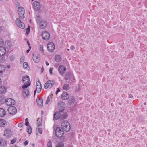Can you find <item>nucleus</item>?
Returning <instances> with one entry per match:
<instances>
[{"instance_id": "a878e982", "label": "nucleus", "mask_w": 147, "mask_h": 147, "mask_svg": "<svg viewBox=\"0 0 147 147\" xmlns=\"http://www.w3.org/2000/svg\"><path fill=\"white\" fill-rule=\"evenodd\" d=\"M37 103L39 107H42L43 105L42 100L39 99L37 100Z\"/></svg>"}, {"instance_id": "39448f33", "label": "nucleus", "mask_w": 147, "mask_h": 147, "mask_svg": "<svg viewBox=\"0 0 147 147\" xmlns=\"http://www.w3.org/2000/svg\"><path fill=\"white\" fill-rule=\"evenodd\" d=\"M7 110L9 114L12 115H15L17 112L16 108L13 106H10L8 108Z\"/></svg>"}, {"instance_id": "4c0bfd02", "label": "nucleus", "mask_w": 147, "mask_h": 147, "mask_svg": "<svg viewBox=\"0 0 147 147\" xmlns=\"http://www.w3.org/2000/svg\"><path fill=\"white\" fill-rule=\"evenodd\" d=\"M41 19V17L39 16H36V20L37 23L40 22V20Z\"/></svg>"}, {"instance_id": "338daca9", "label": "nucleus", "mask_w": 147, "mask_h": 147, "mask_svg": "<svg viewBox=\"0 0 147 147\" xmlns=\"http://www.w3.org/2000/svg\"><path fill=\"white\" fill-rule=\"evenodd\" d=\"M1 78H0V84H1Z\"/></svg>"}, {"instance_id": "4468645a", "label": "nucleus", "mask_w": 147, "mask_h": 147, "mask_svg": "<svg viewBox=\"0 0 147 147\" xmlns=\"http://www.w3.org/2000/svg\"><path fill=\"white\" fill-rule=\"evenodd\" d=\"M47 26V23L46 21L45 20H42L40 21L39 23V26L41 29H44Z\"/></svg>"}, {"instance_id": "4be33fe9", "label": "nucleus", "mask_w": 147, "mask_h": 147, "mask_svg": "<svg viewBox=\"0 0 147 147\" xmlns=\"http://www.w3.org/2000/svg\"><path fill=\"white\" fill-rule=\"evenodd\" d=\"M22 94L25 98L28 97L29 96V92L28 90H25L23 91Z\"/></svg>"}, {"instance_id": "dca6fc26", "label": "nucleus", "mask_w": 147, "mask_h": 147, "mask_svg": "<svg viewBox=\"0 0 147 147\" xmlns=\"http://www.w3.org/2000/svg\"><path fill=\"white\" fill-rule=\"evenodd\" d=\"M7 145L6 140L3 138H0V147H5Z\"/></svg>"}, {"instance_id": "a18cd8bd", "label": "nucleus", "mask_w": 147, "mask_h": 147, "mask_svg": "<svg viewBox=\"0 0 147 147\" xmlns=\"http://www.w3.org/2000/svg\"><path fill=\"white\" fill-rule=\"evenodd\" d=\"M47 147H52L51 142L50 141H49L47 144Z\"/></svg>"}, {"instance_id": "72a5a7b5", "label": "nucleus", "mask_w": 147, "mask_h": 147, "mask_svg": "<svg viewBox=\"0 0 147 147\" xmlns=\"http://www.w3.org/2000/svg\"><path fill=\"white\" fill-rule=\"evenodd\" d=\"M24 84L22 86V88L23 89H25L30 85V83H27Z\"/></svg>"}, {"instance_id": "09e8293b", "label": "nucleus", "mask_w": 147, "mask_h": 147, "mask_svg": "<svg viewBox=\"0 0 147 147\" xmlns=\"http://www.w3.org/2000/svg\"><path fill=\"white\" fill-rule=\"evenodd\" d=\"M23 125V124L22 122L19 123L18 125V127H22Z\"/></svg>"}, {"instance_id": "3c124183", "label": "nucleus", "mask_w": 147, "mask_h": 147, "mask_svg": "<svg viewBox=\"0 0 147 147\" xmlns=\"http://www.w3.org/2000/svg\"><path fill=\"white\" fill-rule=\"evenodd\" d=\"M39 85H40V86H41V84L40 82L38 81V82H36V86H37V85H38V86H39Z\"/></svg>"}, {"instance_id": "0e129e2a", "label": "nucleus", "mask_w": 147, "mask_h": 147, "mask_svg": "<svg viewBox=\"0 0 147 147\" xmlns=\"http://www.w3.org/2000/svg\"><path fill=\"white\" fill-rule=\"evenodd\" d=\"M32 147H35V144H33L32 145Z\"/></svg>"}, {"instance_id": "bf43d9fd", "label": "nucleus", "mask_w": 147, "mask_h": 147, "mask_svg": "<svg viewBox=\"0 0 147 147\" xmlns=\"http://www.w3.org/2000/svg\"><path fill=\"white\" fill-rule=\"evenodd\" d=\"M45 62L46 65L48 66L49 65V63L47 62V61H46Z\"/></svg>"}, {"instance_id": "680f3d73", "label": "nucleus", "mask_w": 147, "mask_h": 147, "mask_svg": "<svg viewBox=\"0 0 147 147\" xmlns=\"http://www.w3.org/2000/svg\"><path fill=\"white\" fill-rule=\"evenodd\" d=\"M30 49H28V50H27L26 51V52L27 53H29V51H30Z\"/></svg>"}, {"instance_id": "423d86ee", "label": "nucleus", "mask_w": 147, "mask_h": 147, "mask_svg": "<svg viewBox=\"0 0 147 147\" xmlns=\"http://www.w3.org/2000/svg\"><path fill=\"white\" fill-rule=\"evenodd\" d=\"M15 22L17 26L19 28L22 29L24 28L25 24L21 22L20 19L16 18L15 20Z\"/></svg>"}, {"instance_id": "e2e57ef3", "label": "nucleus", "mask_w": 147, "mask_h": 147, "mask_svg": "<svg viewBox=\"0 0 147 147\" xmlns=\"http://www.w3.org/2000/svg\"><path fill=\"white\" fill-rule=\"evenodd\" d=\"M36 90H35L34 91V96H35V94H36Z\"/></svg>"}, {"instance_id": "b1692460", "label": "nucleus", "mask_w": 147, "mask_h": 147, "mask_svg": "<svg viewBox=\"0 0 147 147\" xmlns=\"http://www.w3.org/2000/svg\"><path fill=\"white\" fill-rule=\"evenodd\" d=\"M6 123V122L5 120L3 119H0V127H4L5 126Z\"/></svg>"}, {"instance_id": "8fccbe9b", "label": "nucleus", "mask_w": 147, "mask_h": 147, "mask_svg": "<svg viewBox=\"0 0 147 147\" xmlns=\"http://www.w3.org/2000/svg\"><path fill=\"white\" fill-rule=\"evenodd\" d=\"M28 140H26L24 142V144L25 146H26L28 144Z\"/></svg>"}, {"instance_id": "69168bd1", "label": "nucleus", "mask_w": 147, "mask_h": 147, "mask_svg": "<svg viewBox=\"0 0 147 147\" xmlns=\"http://www.w3.org/2000/svg\"><path fill=\"white\" fill-rule=\"evenodd\" d=\"M29 49H28L30 50V49H31V47L30 46V45H29Z\"/></svg>"}, {"instance_id": "aec40b11", "label": "nucleus", "mask_w": 147, "mask_h": 147, "mask_svg": "<svg viewBox=\"0 0 147 147\" xmlns=\"http://www.w3.org/2000/svg\"><path fill=\"white\" fill-rule=\"evenodd\" d=\"M6 53V49L5 47H0V56L4 55Z\"/></svg>"}, {"instance_id": "cd10ccee", "label": "nucleus", "mask_w": 147, "mask_h": 147, "mask_svg": "<svg viewBox=\"0 0 147 147\" xmlns=\"http://www.w3.org/2000/svg\"><path fill=\"white\" fill-rule=\"evenodd\" d=\"M61 58L59 55H56L55 56V60L57 62H59L61 61Z\"/></svg>"}, {"instance_id": "f3484780", "label": "nucleus", "mask_w": 147, "mask_h": 147, "mask_svg": "<svg viewBox=\"0 0 147 147\" xmlns=\"http://www.w3.org/2000/svg\"><path fill=\"white\" fill-rule=\"evenodd\" d=\"M12 134L11 130L9 129H7L4 131V136L7 137H10Z\"/></svg>"}, {"instance_id": "9d476101", "label": "nucleus", "mask_w": 147, "mask_h": 147, "mask_svg": "<svg viewBox=\"0 0 147 147\" xmlns=\"http://www.w3.org/2000/svg\"><path fill=\"white\" fill-rule=\"evenodd\" d=\"M42 36L43 39L45 40H48L50 37V35L47 31L43 32Z\"/></svg>"}, {"instance_id": "37998d69", "label": "nucleus", "mask_w": 147, "mask_h": 147, "mask_svg": "<svg viewBox=\"0 0 147 147\" xmlns=\"http://www.w3.org/2000/svg\"><path fill=\"white\" fill-rule=\"evenodd\" d=\"M23 67L24 68H26L28 66V64L26 62H24L23 64Z\"/></svg>"}, {"instance_id": "a211bd4d", "label": "nucleus", "mask_w": 147, "mask_h": 147, "mask_svg": "<svg viewBox=\"0 0 147 147\" xmlns=\"http://www.w3.org/2000/svg\"><path fill=\"white\" fill-rule=\"evenodd\" d=\"M22 80L24 84H26L27 83H29L30 79L28 76L25 75L22 78Z\"/></svg>"}, {"instance_id": "473e14b6", "label": "nucleus", "mask_w": 147, "mask_h": 147, "mask_svg": "<svg viewBox=\"0 0 147 147\" xmlns=\"http://www.w3.org/2000/svg\"><path fill=\"white\" fill-rule=\"evenodd\" d=\"M63 88L66 90H67L69 89V86L68 84H65L63 86Z\"/></svg>"}, {"instance_id": "c9c22d12", "label": "nucleus", "mask_w": 147, "mask_h": 147, "mask_svg": "<svg viewBox=\"0 0 147 147\" xmlns=\"http://www.w3.org/2000/svg\"><path fill=\"white\" fill-rule=\"evenodd\" d=\"M39 50L41 52V53H43L44 52L43 49V46L41 45H40L39 46Z\"/></svg>"}, {"instance_id": "c756f323", "label": "nucleus", "mask_w": 147, "mask_h": 147, "mask_svg": "<svg viewBox=\"0 0 147 147\" xmlns=\"http://www.w3.org/2000/svg\"><path fill=\"white\" fill-rule=\"evenodd\" d=\"M69 102L70 104H73L75 102V99L73 96H71L69 100Z\"/></svg>"}, {"instance_id": "7c9ffc66", "label": "nucleus", "mask_w": 147, "mask_h": 147, "mask_svg": "<svg viewBox=\"0 0 147 147\" xmlns=\"http://www.w3.org/2000/svg\"><path fill=\"white\" fill-rule=\"evenodd\" d=\"M64 146V143L62 142H59L56 145L55 147H63Z\"/></svg>"}, {"instance_id": "5701e85b", "label": "nucleus", "mask_w": 147, "mask_h": 147, "mask_svg": "<svg viewBox=\"0 0 147 147\" xmlns=\"http://www.w3.org/2000/svg\"><path fill=\"white\" fill-rule=\"evenodd\" d=\"M6 114L5 111L2 108H0V117H4Z\"/></svg>"}, {"instance_id": "6ab92c4d", "label": "nucleus", "mask_w": 147, "mask_h": 147, "mask_svg": "<svg viewBox=\"0 0 147 147\" xmlns=\"http://www.w3.org/2000/svg\"><path fill=\"white\" fill-rule=\"evenodd\" d=\"M69 97V95L66 92H63L61 96V98L64 100L68 99Z\"/></svg>"}, {"instance_id": "2f4dec72", "label": "nucleus", "mask_w": 147, "mask_h": 147, "mask_svg": "<svg viewBox=\"0 0 147 147\" xmlns=\"http://www.w3.org/2000/svg\"><path fill=\"white\" fill-rule=\"evenodd\" d=\"M36 90L38 92H40L41 90L42 86L39 85V86H36Z\"/></svg>"}, {"instance_id": "c85d7f7f", "label": "nucleus", "mask_w": 147, "mask_h": 147, "mask_svg": "<svg viewBox=\"0 0 147 147\" xmlns=\"http://www.w3.org/2000/svg\"><path fill=\"white\" fill-rule=\"evenodd\" d=\"M5 69V66L1 64H0V74H2L3 71H4Z\"/></svg>"}, {"instance_id": "58836bf2", "label": "nucleus", "mask_w": 147, "mask_h": 147, "mask_svg": "<svg viewBox=\"0 0 147 147\" xmlns=\"http://www.w3.org/2000/svg\"><path fill=\"white\" fill-rule=\"evenodd\" d=\"M38 132L39 133L41 134L42 133V129L41 128H39L37 129H36V134H37V132Z\"/></svg>"}, {"instance_id": "603ef678", "label": "nucleus", "mask_w": 147, "mask_h": 147, "mask_svg": "<svg viewBox=\"0 0 147 147\" xmlns=\"http://www.w3.org/2000/svg\"><path fill=\"white\" fill-rule=\"evenodd\" d=\"M128 96V98H132L133 97L132 95L131 94H129Z\"/></svg>"}, {"instance_id": "4d7b16f0", "label": "nucleus", "mask_w": 147, "mask_h": 147, "mask_svg": "<svg viewBox=\"0 0 147 147\" xmlns=\"http://www.w3.org/2000/svg\"><path fill=\"white\" fill-rule=\"evenodd\" d=\"M24 57H21V59H20V61H21H21H22V62H23V61H22V60H23V58H24Z\"/></svg>"}, {"instance_id": "e433bc0d", "label": "nucleus", "mask_w": 147, "mask_h": 147, "mask_svg": "<svg viewBox=\"0 0 147 147\" xmlns=\"http://www.w3.org/2000/svg\"><path fill=\"white\" fill-rule=\"evenodd\" d=\"M30 27L29 25L28 26L27 28V29L26 31V35H28V34L30 32Z\"/></svg>"}, {"instance_id": "bb28decb", "label": "nucleus", "mask_w": 147, "mask_h": 147, "mask_svg": "<svg viewBox=\"0 0 147 147\" xmlns=\"http://www.w3.org/2000/svg\"><path fill=\"white\" fill-rule=\"evenodd\" d=\"M60 119H65L67 117V114L66 113H63L61 112Z\"/></svg>"}, {"instance_id": "ddd939ff", "label": "nucleus", "mask_w": 147, "mask_h": 147, "mask_svg": "<svg viewBox=\"0 0 147 147\" xmlns=\"http://www.w3.org/2000/svg\"><path fill=\"white\" fill-rule=\"evenodd\" d=\"M58 69L60 74L62 75L64 74L66 69L63 65H61L59 67Z\"/></svg>"}, {"instance_id": "f257e3e1", "label": "nucleus", "mask_w": 147, "mask_h": 147, "mask_svg": "<svg viewBox=\"0 0 147 147\" xmlns=\"http://www.w3.org/2000/svg\"><path fill=\"white\" fill-rule=\"evenodd\" d=\"M62 129L65 131H69L71 128L69 123L66 120L63 121L61 123Z\"/></svg>"}, {"instance_id": "6e6552de", "label": "nucleus", "mask_w": 147, "mask_h": 147, "mask_svg": "<svg viewBox=\"0 0 147 147\" xmlns=\"http://www.w3.org/2000/svg\"><path fill=\"white\" fill-rule=\"evenodd\" d=\"M5 103L7 105L10 106L14 105L15 102L14 99L9 98L5 100Z\"/></svg>"}, {"instance_id": "a19ab883", "label": "nucleus", "mask_w": 147, "mask_h": 147, "mask_svg": "<svg viewBox=\"0 0 147 147\" xmlns=\"http://www.w3.org/2000/svg\"><path fill=\"white\" fill-rule=\"evenodd\" d=\"M7 45H8V46H7V47L8 48H10L11 46V42L9 41H8L7 42Z\"/></svg>"}, {"instance_id": "7ed1b4c3", "label": "nucleus", "mask_w": 147, "mask_h": 147, "mask_svg": "<svg viewBox=\"0 0 147 147\" xmlns=\"http://www.w3.org/2000/svg\"><path fill=\"white\" fill-rule=\"evenodd\" d=\"M65 80H66L73 81V80H74V77L73 74L71 72H69L66 73L65 76Z\"/></svg>"}, {"instance_id": "1a4fd4ad", "label": "nucleus", "mask_w": 147, "mask_h": 147, "mask_svg": "<svg viewBox=\"0 0 147 147\" xmlns=\"http://www.w3.org/2000/svg\"><path fill=\"white\" fill-rule=\"evenodd\" d=\"M33 59L35 63H38L39 62L40 60V57L39 55L36 53L33 54Z\"/></svg>"}, {"instance_id": "49530a36", "label": "nucleus", "mask_w": 147, "mask_h": 147, "mask_svg": "<svg viewBox=\"0 0 147 147\" xmlns=\"http://www.w3.org/2000/svg\"><path fill=\"white\" fill-rule=\"evenodd\" d=\"M50 101V98L49 96H48L47 98L46 101V104H47Z\"/></svg>"}, {"instance_id": "774afa93", "label": "nucleus", "mask_w": 147, "mask_h": 147, "mask_svg": "<svg viewBox=\"0 0 147 147\" xmlns=\"http://www.w3.org/2000/svg\"><path fill=\"white\" fill-rule=\"evenodd\" d=\"M144 105H146V102H144Z\"/></svg>"}, {"instance_id": "f03ea898", "label": "nucleus", "mask_w": 147, "mask_h": 147, "mask_svg": "<svg viewBox=\"0 0 147 147\" xmlns=\"http://www.w3.org/2000/svg\"><path fill=\"white\" fill-rule=\"evenodd\" d=\"M55 133L57 137L61 138L63 135V130L61 127H58L56 128L55 130Z\"/></svg>"}, {"instance_id": "20e7f679", "label": "nucleus", "mask_w": 147, "mask_h": 147, "mask_svg": "<svg viewBox=\"0 0 147 147\" xmlns=\"http://www.w3.org/2000/svg\"><path fill=\"white\" fill-rule=\"evenodd\" d=\"M18 12L20 18L22 19L25 18L24 16V9L23 7H19L18 8Z\"/></svg>"}, {"instance_id": "393cba45", "label": "nucleus", "mask_w": 147, "mask_h": 147, "mask_svg": "<svg viewBox=\"0 0 147 147\" xmlns=\"http://www.w3.org/2000/svg\"><path fill=\"white\" fill-rule=\"evenodd\" d=\"M6 89L4 86H0V94H2L5 93L6 91Z\"/></svg>"}, {"instance_id": "f704fd0d", "label": "nucleus", "mask_w": 147, "mask_h": 147, "mask_svg": "<svg viewBox=\"0 0 147 147\" xmlns=\"http://www.w3.org/2000/svg\"><path fill=\"white\" fill-rule=\"evenodd\" d=\"M27 131L29 134L32 133V128L30 126H29L28 127Z\"/></svg>"}, {"instance_id": "864d4df0", "label": "nucleus", "mask_w": 147, "mask_h": 147, "mask_svg": "<svg viewBox=\"0 0 147 147\" xmlns=\"http://www.w3.org/2000/svg\"><path fill=\"white\" fill-rule=\"evenodd\" d=\"M70 49L71 50H73L75 49V47L73 45H71L70 47Z\"/></svg>"}, {"instance_id": "0eeeda50", "label": "nucleus", "mask_w": 147, "mask_h": 147, "mask_svg": "<svg viewBox=\"0 0 147 147\" xmlns=\"http://www.w3.org/2000/svg\"><path fill=\"white\" fill-rule=\"evenodd\" d=\"M47 49L48 51L50 52H52L55 49L54 44L52 42L49 43L47 45Z\"/></svg>"}, {"instance_id": "9b49d317", "label": "nucleus", "mask_w": 147, "mask_h": 147, "mask_svg": "<svg viewBox=\"0 0 147 147\" xmlns=\"http://www.w3.org/2000/svg\"><path fill=\"white\" fill-rule=\"evenodd\" d=\"M33 7L34 10L38 11L39 10L40 8V3L37 1H35L33 2Z\"/></svg>"}, {"instance_id": "052dcab7", "label": "nucleus", "mask_w": 147, "mask_h": 147, "mask_svg": "<svg viewBox=\"0 0 147 147\" xmlns=\"http://www.w3.org/2000/svg\"><path fill=\"white\" fill-rule=\"evenodd\" d=\"M27 44L28 45V46H29V45H30V44L29 43V42L28 40L27 41Z\"/></svg>"}, {"instance_id": "f8f14e48", "label": "nucleus", "mask_w": 147, "mask_h": 147, "mask_svg": "<svg viewBox=\"0 0 147 147\" xmlns=\"http://www.w3.org/2000/svg\"><path fill=\"white\" fill-rule=\"evenodd\" d=\"M54 84V82L52 80H49L44 85V88L45 89L48 87L51 88L52 87Z\"/></svg>"}, {"instance_id": "13d9d810", "label": "nucleus", "mask_w": 147, "mask_h": 147, "mask_svg": "<svg viewBox=\"0 0 147 147\" xmlns=\"http://www.w3.org/2000/svg\"><path fill=\"white\" fill-rule=\"evenodd\" d=\"M41 123L40 122L38 123V127H39V126H41Z\"/></svg>"}, {"instance_id": "412c9836", "label": "nucleus", "mask_w": 147, "mask_h": 147, "mask_svg": "<svg viewBox=\"0 0 147 147\" xmlns=\"http://www.w3.org/2000/svg\"><path fill=\"white\" fill-rule=\"evenodd\" d=\"M61 115V113L59 112H56L54 114V117L55 120H57L60 118Z\"/></svg>"}, {"instance_id": "ea45409f", "label": "nucleus", "mask_w": 147, "mask_h": 147, "mask_svg": "<svg viewBox=\"0 0 147 147\" xmlns=\"http://www.w3.org/2000/svg\"><path fill=\"white\" fill-rule=\"evenodd\" d=\"M28 119L27 118H26L25 119V125L27 126H29V123L28 121Z\"/></svg>"}, {"instance_id": "6e6d98bb", "label": "nucleus", "mask_w": 147, "mask_h": 147, "mask_svg": "<svg viewBox=\"0 0 147 147\" xmlns=\"http://www.w3.org/2000/svg\"><path fill=\"white\" fill-rule=\"evenodd\" d=\"M43 71H44V68H43V67H42L41 69V73H42L43 72Z\"/></svg>"}, {"instance_id": "79ce46f5", "label": "nucleus", "mask_w": 147, "mask_h": 147, "mask_svg": "<svg viewBox=\"0 0 147 147\" xmlns=\"http://www.w3.org/2000/svg\"><path fill=\"white\" fill-rule=\"evenodd\" d=\"M4 41L3 40L0 38V47H3L4 44Z\"/></svg>"}, {"instance_id": "5fc2aeb1", "label": "nucleus", "mask_w": 147, "mask_h": 147, "mask_svg": "<svg viewBox=\"0 0 147 147\" xmlns=\"http://www.w3.org/2000/svg\"><path fill=\"white\" fill-rule=\"evenodd\" d=\"M60 91V90L59 88H57V90L56 92V94H57Z\"/></svg>"}, {"instance_id": "2eb2a0df", "label": "nucleus", "mask_w": 147, "mask_h": 147, "mask_svg": "<svg viewBox=\"0 0 147 147\" xmlns=\"http://www.w3.org/2000/svg\"><path fill=\"white\" fill-rule=\"evenodd\" d=\"M58 106L60 108L62 109L59 110V111L62 113L64 109V108L65 106V103L61 101L59 102L58 103Z\"/></svg>"}, {"instance_id": "c03bdc74", "label": "nucleus", "mask_w": 147, "mask_h": 147, "mask_svg": "<svg viewBox=\"0 0 147 147\" xmlns=\"http://www.w3.org/2000/svg\"><path fill=\"white\" fill-rule=\"evenodd\" d=\"M16 138H14L10 142V144H13L15 143L16 141Z\"/></svg>"}, {"instance_id": "de8ad7c7", "label": "nucleus", "mask_w": 147, "mask_h": 147, "mask_svg": "<svg viewBox=\"0 0 147 147\" xmlns=\"http://www.w3.org/2000/svg\"><path fill=\"white\" fill-rule=\"evenodd\" d=\"M53 70V68H52V67H51L50 68V69H49V73H50V74H52L53 73H52V71Z\"/></svg>"}]
</instances>
